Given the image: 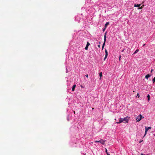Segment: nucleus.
I'll list each match as a JSON object with an SVG mask.
<instances>
[{
    "label": "nucleus",
    "mask_w": 155,
    "mask_h": 155,
    "mask_svg": "<svg viewBox=\"0 0 155 155\" xmlns=\"http://www.w3.org/2000/svg\"><path fill=\"white\" fill-rule=\"evenodd\" d=\"M144 118V117L141 115L140 114L137 116L136 120L137 122L140 121L142 118Z\"/></svg>",
    "instance_id": "1"
},
{
    "label": "nucleus",
    "mask_w": 155,
    "mask_h": 155,
    "mask_svg": "<svg viewBox=\"0 0 155 155\" xmlns=\"http://www.w3.org/2000/svg\"><path fill=\"white\" fill-rule=\"evenodd\" d=\"M106 34H107V32H106L105 34L104 35V42L102 45V49L103 50L104 47V45H105V43L106 42Z\"/></svg>",
    "instance_id": "2"
},
{
    "label": "nucleus",
    "mask_w": 155,
    "mask_h": 155,
    "mask_svg": "<svg viewBox=\"0 0 155 155\" xmlns=\"http://www.w3.org/2000/svg\"><path fill=\"white\" fill-rule=\"evenodd\" d=\"M123 121L124 122V123H127L128 122V121L129 120V118L128 117H126L124 118H123Z\"/></svg>",
    "instance_id": "3"
},
{
    "label": "nucleus",
    "mask_w": 155,
    "mask_h": 155,
    "mask_svg": "<svg viewBox=\"0 0 155 155\" xmlns=\"http://www.w3.org/2000/svg\"><path fill=\"white\" fill-rule=\"evenodd\" d=\"M95 143L99 142L103 144H104L105 142V141L103 140L102 139L100 140L97 141L96 140L94 141Z\"/></svg>",
    "instance_id": "4"
},
{
    "label": "nucleus",
    "mask_w": 155,
    "mask_h": 155,
    "mask_svg": "<svg viewBox=\"0 0 155 155\" xmlns=\"http://www.w3.org/2000/svg\"><path fill=\"white\" fill-rule=\"evenodd\" d=\"M151 127H145V131L144 137L146 135L147 132L148 131V130L150 129H151Z\"/></svg>",
    "instance_id": "5"
},
{
    "label": "nucleus",
    "mask_w": 155,
    "mask_h": 155,
    "mask_svg": "<svg viewBox=\"0 0 155 155\" xmlns=\"http://www.w3.org/2000/svg\"><path fill=\"white\" fill-rule=\"evenodd\" d=\"M105 58L104 59V60H105V59L107 58V55H108V52L107 51V50L106 49L105 50Z\"/></svg>",
    "instance_id": "6"
},
{
    "label": "nucleus",
    "mask_w": 155,
    "mask_h": 155,
    "mask_svg": "<svg viewBox=\"0 0 155 155\" xmlns=\"http://www.w3.org/2000/svg\"><path fill=\"white\" fill-rule=\"evenodd\" d=\"M122 122H124L123 118H120L119 119V122H117L116 123H117V124H120Z\"/></svg>",
    "instance_id": "7"
},
{
    "label": "nucleus",
    "mask_w": 155,
    "mask_h": 155,
    "mask_svg": "<svg viewBox=\"0 0 155 155\" xmlns=\"http://www.w3.org/2000/svg\"><path fill=\"white\" fill-rule=\"evenodd\" d=\"M150 76V75L149 74L146 75L145 76V78L147 79H148V78H149Z\"/></svg>",
    "instance_id": "8"
},
{
    "label": "nucleus",
    "mask_w": 155,
    "mask_h": 155,
    "mask_svg": "<svg viewBox=\"0 0 155 155\" xmlns=\"http://www.w3.org/2000/svg\"><path fill=\"white\" fill-rule=\"evenodd\" d=\"M76 86V85L75 84L72 87V91H74L75 90V87Z\"/></svg>",
    "instance_id": "9"
},
{
    "label": "nucleus",
    "mask_w": 155,
    "mask_h": 155,
    "mask_svg": "<svg viewBox=\"0 0 155 155\" xmlns=\"http://www.w3.org/2000/svg\"><path fill=\"white\" fill-rule=\"evenodd\" d=\"M140 4H135L134 5V6L135 7H140Z\"/></svg>",
    "instance_id": "10"
},
{
    "label": "nucleus",
    "mask_w": 155,
    "mask_h": 155,
    "mask_svg": "<svg viewBox=\"0 0 155 155\" xmlns=\"http://www.w3.org/2000/svg\"><path fill=\"white\" fill-rule=\"evenodd\" d=\"M99 76H100V79H101V78L102 77V72H100L99 74Z\"/></svg>",
    "instance_id": "11"
},
{
    "label": "nucleus",
    "mask_w": 155,
    "mask_h": 155,
    "mask_svg": "<svg viewBox=\"0 0 155 155\" xmlns=\"http://www.w3.org/2000/svg\"><path fill=\"white\" fill-rule=\"evenodd\" d=\"M139 51V50L138 49H137V50H136L134 52V54H135L136 53H137Z\"/></svg>",
    "instance_id": "12"
},
{
    "label": "nucleus",
    "mask_w": 155,
    "mask_h": 155,
    "mask_svg": "<svg viewBox=\"0 0 155 155\" xmlns=\"http://www.w3.org/2000/svg\"><path fill=\"white\" fill-rule=\"evenodd\" d=\"M147 98H148V101H150V95L149 94H148L147 95Z\"/></svg>",
    "instance_id": "13"
},
{
    "label": "nucleus",
    "mask_w": 155,
    "mask_h": 155,
    "mask_svg": "<svg viewBox=\"0 0 155 155\" xmlns=\"http://www.w3.org/2000/svg\"><path fill=\"white\" fill-rule=\"evenodd\" d=\"M106 152L107 155H110V154L108 153L107 150L106 149Z\"/></svg>",
    "instance_id": "14"
},
{
    "label": "nucleus",
    "mask_w": 155,
    "mask_h": 155,
    "mask_svg": "<svg viewBox=\"0 0 155 155\" xmlns=\"http://www.w3.org/2000/svg\"><path fill=\"white\" fill-rule=\"evenodd\" d=\"M143 6H141V7H139L138 8V9H142V8H143Z\"/></svg>",
    "instance_id": "15"
},
{
    "label": "nucleus",
    "mask_w": 155,
    "mask_h": 155,
    "mask_svg": "<svg viewBox=\"0 0 155 155\" xmlns=\"http://www.w3.org/2000/svg\"><path fill=\"white\" fill-rule=\"evenodd\" d=\"M90 45V43L88 42H87L86 46H89Z\"/></svg>",
    "instance_id": "16"
},
{
    "label": "nucleus",
    "mask_w": 155,
    "mask_h": 155,
    "mask_svg": "<svg viewBox=\"0 0 155 155\" xmlns=\"http://www.w3.org/2000/svg\"><path fill=\"white\" fill-rule=\"evenodd\" d=\"M88 46H86L85 48V49L86 50H88Z\"/></svg>",
    "instance_id": "17"
},
{
    "label": "nucleus",
    "mask_w": 155,
    "mask_h": 155,
    "mask_svg": "<svg viewBox=\"0 0 155 155\" xmlns=\"http://www.w3.org/2000/svg\"><path fill=\"white\" fill-rule=\"evenodd\" d=\"M109 24V22H107L106 23V24H105V27H106L107 26V25H108Z\"/></svg>",
    "instance_id": "18"
},
{
    "label": "nucleus",
    "mask_w": 155,
    "mask_h": 155,
    "mask_svg": "<svg viewBox=\"0 0 155 155\" xmlns=\"http://www.w3.org/2000/svg\"><path fill=\"white\" fill-rule=\"evenodd\" d=\"M152 81H153V83H154L155 81V77L153 79Z\"/></svg>",
    "instance_id": "19"
},
{
    "label": "nucleus",
    "mask_w": 155,
    "mask_h": 155,
    "mask_svg": "<svg viewBox=\"0 0 155 155\" xmlns=\"http://www.w3.org/2000/svg\"><path fill=\"white\" fill-rule=\"evenodd\" d=\"M121 58V56L120 55L119 56V61H120V58Z\"/></svg>",
    "instance_id": "20"
},
{
    "label": "nucleus",
    "mask_w": 155,
    "mask_h": 155,
    "mask_svg": "<svg viewBox=\"0 0 155 155\" xmlns=\"http://www.w3.org/2000/svg\"><path fill=\"white\" fill-rule=\"evenodd\" d=\"M137 97H138V98L139 97H140V96L139 95L138 93V94H137Z\"/></svg>",
    "instance_id": "21"
},
{
    "label": "nucleus",
    "mask_w": 155,
    "mask_h": 155,
    "mask_svg": "<svg viewBox=\"0 0 155 155\" xmlns=\"http://www.w3.org/2000/svg\"><path fill=\"white\" fill-rule=\"evenodd\" d=\"M153 71V69H152L151 70V72H152Z\"/></svg>",
    "instance_id": "22"
},
{
    "label": "nucleus",
    "mask_w": 155,
    "mask_h": 155,
    "mask_svg": "<svg viewBox=\"0 0 155 155\" xmlns=\"http://www.w3.org/2000/svg\"><path fill=\"white\" fill-rule=\"evenodd\" d=\"M85 76H86V77L87 78H88V74H86Z\"/></svg>",
    "instance_id": "23"
},
{
    "label": "nucleus",
    "mask_w": 155,
    "mask_h": 155,
    "mask_svg": "<svg viewBox=\"0 0 155 155\" xmlns=\"http://www.w3.org/2000/svg\"><path fill=\"white\" fill-rule=\"evenodd\" d=\"M142 141H143V140L140 141L139 142V143H141V142Z\"/></svg>",
    "instance_id": "24"
},
{
    "label": "nucleus",
    "mask_w": 155,
    "mask_h": 155,
    "mask_svg": "<svg viewBox=\"0 0 155 155\" xmlns=\"http://www.w3.org/2000/svg\"><path fill=\"white\" fill-rule=\"evenodd\" d=\"M124 50H125V49H123V50L122 51V52H123V51H124Z\"/></svg>",
    "instance_id": "25"
},
{
    "label": "nucleus",
    "mask_w": 155,
    "mask_h": 155,
    "mask_svg": "<svg viewBox=\"0 0 155 155\" xmlns=\"http://www.w3.org/2000/svg\"><path fill=\"white\" fill-rule=\"evenodd\" d=\"M141 155H146L143 154V153H141Z\"/></svg>",
    "instance_id": "26"
},
{
    "label": "nucleus",
    "mask_w": 155,
    "mask_h": 155,
    "mask_svg": "<svg viewBox=\"0 0 155 155\" xmlns=\"http://www.w3.org/2000/svg\"><path fill=\"white\" fill-rule=\"evenodd\" d=\"M105 28H104V29H103V31H105Z\"/></svg>",
    "instance_id": "27"
},
{
    "label": "nucleus",
    "mask_w": 155,
    "mask_h": 155,
    "mask_svg": "<svg viewBox=\"0 0 155 155\" xmlns=\"http://www.w3.org/2000/svg\"><path fill=\"white\" fill-rule=\"evenodd\" d=\"M100 45H98V47L99 48H100Z\"/></svg>",
    "instance_id": "28"
},
{
    "label": "nucleus",
    "mask_w": 155,
    "mask_h": 155,
    "mask_svg": "<svg viewBox=\"0 0 155 155\" xmlns=\"http://www.w3.org/2000/svg\"><path fill=\"white\" fill-rule=\"evenodd\" d=\"M81 88H84V87H83V86H82V85H81Z\"/></svg>",
    "instance_id": "29"
},
{
    "label": "nucleus",
    "mask_w": 155,
    "mask_h": 155,
    "mask_svg": "<svg viewBox=\"0 0 155 155\" xmlns=\"http://www.w3.org/2000/svg\"><path fill=\"white\" fill-rule=\"evenodd\" d=\"M145 45V44H144L143 45V46H144V45Z\"/></svg>",
    "instance_id": "30"
},
{
    "label": "nucleus",
    "mask_w": 155,
    "mask_h": 155,
    "mask_svg": "<svg viewBox=\"0 0 155 155\" xmlns=\"http://www.w3.org/2000/svg\"><path fill=\"white\" fill-rule=\"evenodd\" d=\"M92 110H94V108H92Z\"/></svg>",
    "instance_id": "31"
},
{
    "label": "nucleus",
    "mask_w": 155,
    "mask_h": 155,
    "mask_svg": "<svg viewBox=\"0 0 155 155\" xmlns=\"http://www.w3.org/2000/svg\"><path fill=\"white\" fill-rule=\"evenodd\" d=\"M74 113L75 114V112L74 111Z\"/></svg>",
    "instance_id": "32"
},
{
    "label": "nucleus",
    "mask_w": 155,
    "mask_h": 155,
    "mask_svg": "<svg viewBox=\"0 0 155 155\" xmlns=\"http://www.w3.org/2000/svg\"><path fill=\"white\" fill-rule=\"evenodd\" d=\"M154 136H155V134H154Z\"/></svg>",
    "instance_id": "33"
}]
</instances>
